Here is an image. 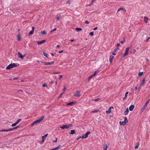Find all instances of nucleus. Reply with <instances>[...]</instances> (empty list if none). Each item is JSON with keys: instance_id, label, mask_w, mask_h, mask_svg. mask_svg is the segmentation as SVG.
I'll use <instances>...</instances> for the list:
<instances>
[{"instance_id": "1", "label": "nucleus", "mask_w": 150, "mask_h": 150, "mask_svg": "<svg viewBox=\"0 0 150 150\" xmlns=\"http://www.w3.org/2000/svg\"><path fill=\"white\" fill-rule=\"evenodd\" d=\"M44 118V116H42L40 119H38V120H36V121L34 122L32 124L31 126L32 127L33 125L35 124H37V123H40L41 122L42 120H43Z\"/></svg>"}, {"instance_id": "2", "label": "nucleus", "mask_w": 150, "mask_h": 150, "mask_svg": "<svg viewBox=\"0 0 150 150\" xmlns=\"http://www.w3.org/2000/svg\"><path fill=\"white\" fill-rule=\"evenodd\" d=\"M17 67L15 63H13V64H11L8 66L6 68L7 69H10L11 68H13L14 67Z\"/></svg>"}, {"instance_id": "3", "label": "nucleus", "mask_w": 150, "mask_h": 150, "mask_svg": "<svg viewBox=\"0 0 150 150\" xmlns=\"http://www.w3.org/2000/svg\"><path fill=\"white\" fill-rule=\"evenodd\" d=\"M124 121L120 122V125L124 126L128 122V120L127 118L125 117H124Z\"/></svg>"}, {"instance_id": "4", "label": "nucleus", "mask_w": 150, "mask_h": 150, "mask_svg": "<svg viewBox=\"0 0 150 150\" xmlns=\"http://www.w3.org/2000/svg\"><path fill=\"white\" fill-rule=\"evenodd\" d=\"M91 132L89 131L87 132L86 133L83 135L82 136L80 137V138H81L82 139H85L87 138L88 137V135L90 134Z\"/></svg>"}, {"instance_id": "5", "label": "nucleus", "mask_w": 150, "mask_h": 150, "mask_svg": "<svg viewBox=\"0 0 150 150\" xmlns=\"http://www.w3.org/2000/svg\"><path fill=\"white\" fill-rule=\"evenodd\" d=\"M72 126V125H63L62 126L60 127V128L62 129H68L69 127H71Z\"/></svg>"}, {"instance_id": "6", "label": "nucleus", "mask_w": 150, "mask_h": 150, "mask_svg": "<svg viewBox=\"0 0 150 150\" xmlns=\"http://www.w3.org/2000/svg\"><path fill=\"white\" fill-rule=\"evenodd\" d=\"M129 49V47L126 48V49H125V52L124 54V56H126V55H127L128 54Z\"/></svg>"}, {"instance_id": "7", "label": "nucleus", "mask_w": 150, "mask_h": 150, "mask_svg": "<svg viewBox=\"0 0 150 150\" xmlns=\"http://www.w3.org/2000/svg\"><path fill=\"white\" fill-rule=\"evenodd\" d=\"M112 108H113V107H110L108 109V110L106 111V112L107 114H110L111 113V110Z\"/></svg>"}, {"instance_id": "8", "label": "nucleus", "mask_w": 150, "mask_h": 150, "mask_svg": "<svg viewBox=\"0 0 150 150\" xmlns=\"http://www.w3.org/2000/svg\"><path fill=\"white\" fill-rule=\"evenodd\" d=\"M80 92L79 91H77L74 94V96L77 97H79L80 96Z\"/></svg>"}, {"instance_id": "9", "label": "nucleus", "mask_w": 150, "mask_h": 150, "mask_svg": "<svg viewBox=\"0 0 150 150\" xmlns=\"http://www.w3.org/2000/svg\"><path fill=\"white\" fill-rule=\"evenodd\" d=\"M18 57H20L22 59H23L24 57L25 56V55L24 56L22 55L19 52H18Z\"/></svg>"}, {"instance_id": "10", "label": "nucleus", "mask_w": 150, "mask_h": 150, "mask_svg": "<svg viewBox=\"0 0 150 150\" xmlns=\"http://www.w3.org/2000/svg\"><path fill=\"white\" fill-rule=\"evenodd\" d=\"M43 63L45 65H51L52 64H53L54 63V61H52L51 62H44Z\"/></svg>"}, {"instance_id": "11", "label": "nucleus", "mask_w": 150, "mask_h": 150, "mask_svg": "<svg viewBox=\"0 0 150 150\" xmlns=\"http://www.w3.org/2000/svg\"><path fill=\"white\" fill-rule=\"evenodd\" d=\"M46 41L45 40H43L39 42H36L38 45H41Z\"/></svg>"}, {"instance_id": "12", "label": "nucleus", "mask_w": 150, "mask_h": 150, "mask_svg": "<svg viewBox=\"0 0 150 150\" xmlns=\"http://www.w3.org/2000/svg\"><path fill=\"white\" fill-rule=\"evenodd\" d=\"M34 30H35V28H34V27H32V30L29 33V34L30 35H32L33 33H34Z\"/></svg>"}, {"instance_id": "13", "label": "nucleus", "mask_w": 150, "mask_h": 150, "mask_svg": "<svg viewBox=\"0 0 150 150\" xmlns=\"http://www.w3.org/2000/svg\"><path fill=\"white\" fill-rule=\"evenodd\" d=\"M144 21L146 23H147L148 21L149 18L146 16L144 17Z\"/></svg>"}, {"instance_id": "14", "label": "nucleus", "mask_w": 150, "mask_h": 150, "mask_svg": "<svg viewBox=\"0 0 150 150\" xmlns=\"http://www.w3.org/2000/svg\"><path fill=\"white\" fill-rule=\"evenodd\" d=\"M103 150H107V149L108 148V146L106 144H104L103 145Z\"/></svg>"}, {"instance_id": "15", "label": "nucleus", "mask_w": 150, "mask_h": 150, "mask_svg": "<svg viewBox=\"0 0 150 150\" xmlns=\"http://www.w3.org/2000/svg\"><path fill=\"white\" fill-rule=\"evenodd\" d=\"M146 105H145V104L143 106V107H142V108L141 110V113L144 111V110L146 108Z\"/></svg>"}, {"instance_id": "16", "label": "nucleus", "mask_w": 150, "mask_h": 150, "mask_svg": "<svg viewBox=\"0 0 150 150\" xmlns=\"http://www.w3.org/2000/svg\"><path fill=\"white\" fill-rule=\"evenodd\" d=\"M134 106L133 105H131L129 107V110L131 111H132L133 110L134 108Z\"/></svg>"}, {"instance_id": "17", "label": "nucleus", "mask_w": 150, "mask_h": 150, "mask_svg": "<svg viewBox=\"0 0 150 150\" xmlns=\"http://www.w3.org/2000/svg\"><path fill=\"white\" fill-rule=\"evenodd\" d=\"M145 79L144 78L142 81V83L140 84V86H144L145 83Z\"/></svg>"}, {"instance_id": "18", "label": "nucleus", "mask_w": 150, "mask_h": 150, "mask_svg": "<svg viewBox=\"0 0 150 150\" xmlns=\"http://www.w3.org/2000/svg\"><path fill=\"white\" fill-rule=\"evenodd\" d=\"M114 57L112 55H110L109 58V61L110 63H112V61Z\"/></svg>"}, {"instance_id": "19", "label": "nucleus", "mask_w": 150, "mask_h": 150, "mask_svg": "<svg viewBox=\"0 0 150 150\" xmlns=\"http://www.w3.org/2000/svg\"><path fill=\"white\" fill-rule=\"evenodd\" d=\"M120 10H123L124 12H125L126 11V10L125 9V8H124L123 7H120L118 9V10L117 11H120Z\"/></svg>"}, {"instance_id": "20", "label": "nucleus", "mask_w": 150, "mask_h": 150, "mask_svg": "<svg viewBox=\"0 0 150 150\" xmlns=\"http://www.w3.org/2000/svg\"><path fill=\"white\" fill-rule=\"evenodd\" d=\"M13 130V128H9L8 129H4V132L11 131Z\"/></svg>"}, {"instance_id": "21", "label": "nucleus", "mask_w": 150, "mask_h": 150, "mask_svg": "<svg viewBox=\"0 0 150 150\" xmlns=\"http://www.w3.org/2000/svg\"><path fill=\"white\" fill-rule=\"evenodd\" d=\"M129 111L128 110V108H127L126 110V111H125L124 112V114L125 115H127L128 114V113L129 112Z\"/></svg>"}, {"instance_id": "22", "label": "nucleus", "mask_w": 150, "mask_h": 150, "mask_svg": "<svg viewBox=\"0 0 150 150\" xmlns=\"http://www.w3.org/2000/svg\"><path fill=\"white\" fill-rule=\"evenodd\" d=\"M48 135V134H45V135L42 136V139H43V141L45 140L46 138V137Z\"/></svg>"}, {"instance_id": "23", "label": "nucleus", "mask_w": 150, "mask_h": 150, "mask_svg": "<svg viewBox=\"0 0 150 150\" xmlns=\"http://www.w3.org/2000/svg\"><path fill=\"white\" fill-rule=\"evenodd\" d=\"M74 103V102H70L69 103H68L67 104V105H73Z\"/></svg>"}, {"instance_id": "24", "label": "nucleus", "mask_w": 150, "mask_h": 150, "mask_svg": "<svg viewBox=\"0 0 150 150\" xmlns=\"http://www.w3.org/2000/svg\"><path fill=\"white\" fill-rule=\"evenodd\" d=\"M71 133H70L71 134H74L75 133V131L74 130H71Z\"/></svg>"}, {"instance_id": "25", "label": "nucleus", "mask_w": 150, "mask_h": 150, "mask_svg": "<svg viewBox=\"0 0 150 150\" xmlns=\"http://www.w3.org/2000/svg\"><path fill=\"white\" fill-rule=\"evenodd\" d=\"M139 145V143L138 142L137 143V145L136 146L134 147L135 149H137L138 148V147Z\"/></svg>"}, {"instance_id": "26", "label": "nucleus", "mask_w": 150, "mask_h": 150, "mask_svg": "<svg viewBox=\"0 0 150 150\" xmlns=\"http://www.w3.org/2000/svg\"><path fill=\"white\" fill-rule=\"evenodd\" d=\"M75 30L76 31H81L82 30V29L81 28H76Z\"/></svg>"}, {"instance_id": "27", "label": "nucleus", "mask_w": 150, "mask_h": 150, "mask_svg": "<svg viewBox=\"0 0 150 150\" xmlns=\"http://www.w3.org/2000/svg\"><path fill=\"white\" fill-rule=\"evenodd\" d=\"M128 92H127L126 93L125 96V97L123 98V100H124L126 98H127V95L128 93Z\"/></svg>"}, {"instance_id": "28", "label": "nucleus", "mask_w": 150, "mask_h": 150, "mask_svg": "<svg viewBox=\"0 0 150 150\" xmlns=\"http://www.w3.org/2000/svg\"><path fill=\"white\" fill-rule=\"evenodd\" d=\"M98 72V70L94 72V74H93V75H92V76H95L96 75V74H97V73Z\"/></svg>"}, {"instance_id": "29", "label": "nucleus", "mask_w": 150, "mask_h": 150, "mask_svg": "<svg viewBox=\"0 0 150 150\" xmlns=\"http://www.w3.org/2000/svg\"><path fill=\"white\" fill-rule=\"evenodd\" d=\"M41 34H42V35H43L44 34H46L47 32L45 31H43L41 32Z\"/></svg>"}, {"instance_id": "30", "label": "nucleus", "mask_w": 150, "mask_h": 150, "mask_svg": "<svg viewBox=\"0 0 150 150\" xmlns=\"http://www.w3.org/2000/svg\"><path fill=\"white\" fill-rule=\"evenodd\" d=\"M61 17V16L59 15V16H57L56 17V19L57 21H59V18Z\"/></svg>"}, {"instance_id": "31", "label": "nucleus", "mask_w": 150, "mask_h": 150, "mask_svg": "<svg viewBox=\"0 0 150 150\" xmlns=\"http://www.w3.org/2000/svg\"><path fill=\"white\" fill-rule=\"evenodd\" d=\"M21 119H19L16 122L17 124L19 123V122L21 120Z\"/></svg>"}, {"instance_id": "32", "label": "nucleus", "mask_w": 150, "mask_h": 150, "mask_svg": "<svg viewBox=\"0 0 150 150\" xmlns=\"http://www.w3.org/2000/svg\"><path fill=\"white\" fill-rule=\"evenodd\" d=\"M93 76H92V75L90 76L88 79V81H89Z\"/></svg>"}, {"instance_id": "33", "label": "nucleus", "mask_w": 150, "mask_h": 150, "mask_svg": "<svg viewBox=\"0 0 150 150\" xmlns=\"http://www.w3.org/2000/svg\"><path fill=\"white\" fill-rule=\"evenodd\" d=\"M143 72H139V76H142L143 75Z\"/></svg>"}, {"instance_id": "34", "label": "nucleus", "mask_w": 150, "mask_h": 150, "mask_svg": "<svg viewBox=\"0 0 150 150\" xmlns=\"http://www.w3.org/2000/svg\"><path fill=\"white\" fill-rule=\"evenodd\" d=\"M17 125V124H16V122H15V123L12 124L11 125V126L12 127H14V126H16Z\"/></svg>"}, {"instance_id": "35", "label": "nucleus", "mask_w": 150, "mask_h": 150, "mask_svg": "<svg viewBox=\"0 0 150 150\" xmlns=\"http://www.w3.org/2000/svg\"><path fill=\"white\" fill-rule=\"evenodd\" d=\"M18 41H20L21 39L20 38V35H18Z\"/></svg>"}, {"instance_id": "36", "label": "nucleus", "mask_w": 150, "mask_h": 150, "mask_svg": "<svg viewBox=\"0 0 150 150\" xmlns=\"http://www.w3.org/2000/svg\"><path fill=\"white\" fill-rule=\"evenodd\" d=\"M89 34L90 35L93 36L94 34V33L93 32H91Z\"/></svg>"}, {"instance_id": "37", "label": "nucleus", "mask_w": 150, "mask_h": 150, "mask_svg": "<svg viewBox=\"0 0 150 150\" xmlns=\"http://www.w3.org/2000/svg\"><path fill=\"white\" fill-rule=\"evenodd\" d=\"M43 54L46 57H47V54L44 52H43Z\"/></svg>"}, {"instance_id": "38", "label": "nucleus", "mask_w": 150, "mask_h": 150, "mask_svg": "<svg viewBox=\"0 0 150 150\" xmlns=\"http://www.w3.org/2000/svg\"><path fill=\"white\" fill-rule=\"evenodd\" d=\"M60 73V72H54L53 73V74H58Z\"/></svg>"}, {"instance_id": "39", "label": "nucleus", "mask_w": 150, "mask_h": 150, "mask_svg": "<svg viewBox=\"0 0 150 150\" xmlns=\"http://www.w3.org/2000/svg\"><path fill=\"white\" fill-rule=\"evenodd\" d=\"M100 98H97L96 99L94 100L95 101H98L100 100Z\"/></svg>"}, {"instance_id": "40", "label": "nucleus", "mask_w": 150, "mask_h": 150, "mask_svg": "<svg viewBox=\"0 0 150 150\" xmlns=\"http://www.w3.org/2000/svg\"><path fill=\"white\" fill-rule=\"evenodd\" d=\"M57 138H56L55 140H53V142H57Z\"/></svg>"}, {"instance_id": "41", "label": "nucleus", "mask_w": 150, "mask_h": 150, "mask_svg": "<svg viewBox=\"0 0 150 150\" xmlns=\"http://www.w3.org/2000/svg\"><path fill=\"white\" fill-rule=\"evenodd\" d=\"M85 23L86 24H88L89 23V22L88 21H86L85 22Z\"/></svg>"}, {"instance_id": "42", "label": "nucleus", "mask_w": 150, "mask_h": 150, "mask_svg": "<svg viewBox=\"0 0 150 150\" xmlns=\"http://www.w3.org/2000/svg\"><path fill=\"white\" fill-rule=\"evenodd\" d=\"M62 77V76L61 75H59V79H61Z\"/></svg>"}, {"instance_id": "43", "label": "nucleus", "mask_w": 150, "mask_h": 150, "mask_svg": "<svg viewBox=\"0 0 150 150\" xmlns=\"http://www.w3.org/2000/svg\"><path fill=\"white\" fill-rule=\"evenodd\" d=\"M47 85L45 84H43L42 86L43 87H47Z\"/></svg>"}, {"instance_id": "44", "label": "nucleus", "mask_w": 150, "mask_h": 150, "mask_svg": "<svg viewBox=\"0 0 150 150\" xmlns=\"http://www.w3.org/2000/svg\"><path fill=\"white\" fill-rule=\"evenodd\" d=\"M149 101H147L145 103V105H146L147 106V105L149 104Z\"/></svg>"}, {"instance_id": "45", "label": "nucleus", "mask_w": 150, "mask_h": 150, "mask_svg": "<svg viewBox=\"0 0 150 150\" xmlns=\"http://www.w3.org/2000/svg\"><path fill=\"white\" fill-rule=\"evenodd\" d=\"M63 90L64 91V92L63 93H64L65 92V91L66 90V88L65 87H64V88Z\"/></svg>"}, {"instance_id": "46", "label": "nucleus", "mask_w": 150, "mask_h": 150, "mask_svg": "<svg viewBox=\"0 0 150 150\" xmlns=\"http://www.w3.org/2000/svg\"><path fill=\"white\" fill-rule=\"evenodd\" d=\"M132 52H133V54H135V52H136V50H132Z\"/></svg>"}, {"instance_id": "47", "label": "nucleus", "mask_w": 150, "mask_h": 150, "mask_svg": "<svg viewBox=\"0 0 150 150\" xmlns=\"http://www.w3.org/2000/svg\"><path fill=\"white\" fill-rule=\"evenodd\" d=\"M92 4L91 3L90 4L86 5V6H91Z\"/></svg>"}, {"instance_id": "48", "label": "nucleus", "mask_w": 150, "mask_h": 150, "mask_svg": "<svg viewBox=\"0 0 150 150\" xmlns=\"http://www.w3.org/2000/svg\"><path fill=\"white\" fill-rule=\"evenodd\" d=\"M19 127V126H17L13 128V129H16Z\"/></svg>"}, {"instance_id": "49", "label": "nucleus", "mask_w": 150, "mask_h": 150, "mask_svg": "<svg viewBox=\"0 0 150 150\" xmlns=\"http://www.w3.org/2000/svg\"><path fill=\"white\" fill-rule=\"evenodd\" d=\"M63 93H61L59 96V98H61L62 97V95Z\"/></svg>"}, {"instance_id": "50", "label": "nucleus", "mask_w": 150, "mask_h": 150, "mask_svg": "<svg viewBox=\"0 0 150 150\" xmlns=\"http://www.w3.org/2000/svg\"><path fill=\"white\" fill-rule=\"evenodd\" d=\"M125 42V39H124V40L123 41H121L120 42V43H123L124 42Z\"/></svg>"}, {"instance_id": "51", "label": "nucleus", "mask_w": 150, "mask_h": 150, "mask_svg": "<svg viewBox=\"0 0 150 150\" xmlns=\"http://www.w3.org/2000/svg\"><path fill=\"white\" fill-rule=\"evenodd\" d=\"M54 82L53 81H52L51 82H50V83L52 85L54 83Z\"/></svg>"}, {"instance_id": "52", "label": "nucleus", "mask_w": 150, "mask_h": 150, "mask_svg": "<svg viewBox=\"0 0 150 150\" xmlns=\"http://www.w3.org/2000/svg\"><path fill=\"white\" fill-rule=\"evenodd\" d=\"M146 62H148L149 61V59H146Z\"/></svg>"}, {"instance_id": "53", "label": "nucleus", "mask_w": 150, "mask_h": 150, "mask_svg": "<svg viewBox=\"0 0 150 150\" xmlns=\"http://www.w3.org/2000/svg\"><path fill=\"white\" fill-rule=\"evenodd\" d=\"M97 28H98L97 27H95L93 28V30H96L97 29Z\"/></svg>"}, {"instance_id": "54", "label": "nucleus", "mask_w": 150, "mask_h": 150, "mask_svg": "<svg viewBox=\"0 0 150 150\" xmlns=\"http://www.w3.org/2000/svg\"><path fill=\"white\" fill-rule=\"evenodd\" d=\"M63 52V51L62 50L61 51H59V53H61L62 52Z\"/></svg>"}, {"instance_id": "55", "label": "nucleus", "mask_w": 150, "mask_h": 150, "mask_svg": "<svg viewBox=\"0 0 150 150\" xmlns=\"http://www.w3.org/2000/svg\"><path fill=\"white\" fill-rule=\"evenodd\" d=\"M137 87H135V88H134V90H135V91H136L137 90Z\"/></svg>"}, {"instance_id": "56", "label": "nucleus", "mask_w": 150, "mask_h": 150, "mask_svg": "<svg viewBox=\"0 0 150 150\" xmlns=\"http://www.w3.org/2000/svg\"><path fill=\"white\" fill-rule=\"evenodd\" d=\"M112 54L113 55H116V53H115L114 52H112Z\"/></svg>"}, {"instance_id": "57", "label": "nucleus", "mask_w": 150, "mask_h": 150, "mask_svg": "<svg viewBox=\"0 0 150 150\" xmlns=\"http://www.w3.org/2000/svg\"><path fill=\"white\" fill-rule=\"evenodd\" d=\"M120 43H117V46H120Z\"/></svg>"}, {"instance_id": "58", "label": "nucleus", "mask_w": 150, "mask_h": 150, "mask_svg": "<svg viewBox=\"0 0 150 150\" xmlns=\"http://www.w3.org/2000/svg\"><path fill=\"white\" fill-rule=\"evenodd\" d=\"M149 38H150V37L148 38L147 39V40H146V42H148V40H149Z\"/></svg>"}, {"instance_id": "59", "label": "nucleus", "mask_w": 150, "mask_h": 150, "mask_svg": "<svg viewBox=\"0 0 150 150\" xmlns=\"http://www.w3.org/2000/svg\"><path fill=\"white\" fill-rule=\"evenodd\" d=\"M0 132H4V129H2V130H0Z\"/></svg>"}, {"instance_id": "60", "label": "nucleus", "mask_w": 150, "mask_h": 150, "mask_svg": "<svg viewBox=\"0 0 150 150\" xmlns=\"http://www.w3.org/2000/svg\"><path fill=\"white\" fill-rule=\"evenodd\" d=\"M98 111V110H95V111H92V112H93V113H94V112H97V111Z\"/></svg>"}, {"instance_id": "61", "label": "nucleus", "mask_w": 150, "mask_h": 150, "mask_svg": "<svg viewBox=\"0 0 150 150\" xmlns=\"http://www.w3.org/2000/svg\"><path fill=\"white\" fill-rule=\"evenodd\" d=\"M95 1V0H93L92 1H91V3L92 4H93V2L94 1Z\"/></svg>"}, {"instance_id": "62", "label": "nucleus", "mask_w": 150, "mask_h": 150, "mask_svg": "<svg viewBox=\"0 0 150 150\" xmlns=\"http://www.w3.org/2000/svg\"><path fill=\"white\" fill-rule=\"evenodd\" d=\"M67 3H69V4L70 3V0H68L67 1Z\"/></svg>"}, {"instance_id": "63", "label": "nucleus", "mask_w": 150, "mask_h": 150, "mask_svg": "<svg viewBox=\"0 0 150 150\" xmlns=\"http://www.w3.org/2000/svg\"><path fill=\"white\" fill-rule=\"evenodd\" d=\"M56 30V28H54L53 30H52V31H55V30Z\"/></svg>"}, {"instance_id": "64", "label": "nucleus", "mask_w": 150, "mask_h": 150, "mask_svg": "<svg viewBox=\"0 0 150 150\" xmlns=\"http://www.w3.org/2000/svg\"><path fill=\"white\" fill-rule=\"evenodd\" d=\"M17 79V78H15L13 79V80Z\"/></svg>"}]
</instances>
